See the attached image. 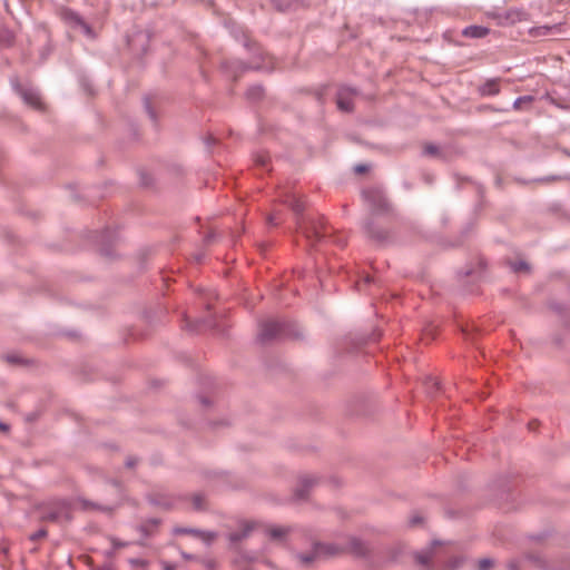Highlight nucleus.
Returning <instances> with one entry per match:
<instances>
[{
	"label": "nucleus",
	"instance_id": "aec40b11",
	"mask_svg": "<svg viewBox=\"0 0 570 570\" xmlns=\"http://www.w3.org/2000/svg\"><path fill=\"white\" fill-rule=\"evenodd\" d=\"M214 537H215V535H214L213 533H208V538H209V540L214 539Z\"/></svg>",
	"mask_w": 570,
	"mask_h": 570
},
{
	"label": "nucleus",
	"instance_id": "0eeeda50",
	"mask_svg": "<svg viewBox=\"0 0 570 570\" xmlns=\"http://www.w3.org/2000/svg\"><path fill=\"white\" fill-rule=\"evenodd\" d=\"M22 98L24 99V101L27 104L31 105L35 108H38L41 105L40 97L36 92L23 91L22 92Z\"/></svg>",
	"mask_w": 570,
	"mask_h": 570
},
{
	"label": "nucleus",
	"instance_id": "2eb2a0df",
	"mask_svg": "<svg viewBox=\"0 0 570 570\" xmlns=\"http://www.w3.org/2000/svg\"><path fill=\"white\" fill-rule=\"evenodd\" d=\"M355 170H356L357 173H365V171L367 170V166H365V165H357V166L355 167Z\"/></svg>",
	"mask_w": 570,
	"mask_h": 570
},
{
	"label": "nucleus",
	"instance_id": "423d86ee",
	"mask_svg": "<svg viewBox=\"0 0 570 570\" xmlns=\"http://www.w3.org/2000/svg\"><path fill=\"white\" fill-rule=\"evenodd\" d=\"M431 559L432 557L430 551H424L415 554V560L423 570H426L429 568Z\"/></svg>",
	"mask_w": 570,
	"mask_h": 570
},
{
	"label": "nucleus",
	"instance_id": "6ab92c4d",
	"mask_svg": "<svg viewBox=\"0 0 570 570\" xmlns=\"http://www.w3.org/2000/svg\"><path fill=\"white\" fill-rule=\"evenodd\" d=\"M238 539H239V537H238V535H236V534H232V535H230V540H232V541H236V540H238Z\"/></svg>",
	"mask_w": 570,
	"mask_h": 570
},
{
	"label": "nucleus",
	"instance_id": "1a4fd4ad",
	"mask_svg": "<svg viewBox=\"0 0 570 570\" xmlns=\"http://www.w3.org/2000/svg\"><path fill=\"white\" fill-rule=\"evenodd\" d=\"M493 566V561L491 559H482L479 561L478 563V569L479 570H490Z\"/></svg>",
	"mask_w": 570,
	"mask_h": 570
},
{
	"label": "nucleus",
	"instance_id": "ddd939ff",
	"mask_svg": "<svg viewBox=\"0 0 570 570\" xmlns=\"http://www.w3.org/2000/svg\"><path fill=\"white\" fill-rule=\"evenodd\" d=\"M194 505H195V508H196V509H202V508H203L200 497H198V495H197V497H195V499H194Z\"/></svg>",
	"mask_w": 570,
	"mask_h": 570
},
{
	"label": "nucleus",
	"instance_id": "20e7f679",
	"mask_svg": "<svg viewBox=\"0 0 570 570\" xmlns=\"http://www.w3.org/2000/svg\"><path fill=\"white\" fill-rule=\"evenodd\" d=\"M462 33L470 38H483L489 33V29L481 26H470L466 27Z\"/></svg>",
	"mask_w": 570,
	"mask_h": 570
},
{
	"label": "nucleus",
	"instance_id": "9b49d317",
	"mask_svg": "<svg viewBox=\"0 0 570 570\" xmlns=\"http://www.w3.org/2000/svg\"><path fill=\"white\" fill-rule=\"evenodd\" d=\"M286 533V529L284 528H273L269 530V534L272 538H281Z\"/></svg>",
	"mask_w": 570,
	"mask_h": 570
},
{
	"label": "nucleus",
	"instance_id": "412c9836",
	"mask_svg": "<svg viewBox=\"0 0 570 570\" xmlns=\"http://www.w3.org/2000/svg\"><path fill=\"white\" fill-rule=\"evenodd\" d=\"M41 535H45L43 531L39 532L36 537H41Z\"/></svg>",
	"mask_w": 570,
	"mask_h": 570
},
{
	"label": "nucleus",
	"instance_id": "f257e3e1",
	"mask_svg": "<svg viewBox=\"0 0 570 570\" xmlns=\"http://www.w3.org/2000/svg\"><path fill=\"white\" fill-rule=\"evenodd\" d=\"M356 92L350 88H342L337 94V107L343 111L353 109V99Z\"/></svg>",
	"mask_w": 570,
	"mask_h": 570
},
{
	"label": "nucleus",
	"instance_id": "4468645a",
	"mask_svg": "<svg viewBox=\"0 0 570 570\" xmlns=\"http://www.w3.org/2000/svg\"><path fill=\"white\" fill-rule=\"evenodd\" d=\"M514 269L515 271H522V269H528V266L525 263H519L514 266Z\"/></svg>",
	"mask_w": 570,
	"mask_h": 570
},
{
	"label": "nucleus",
	"instance_id": "7ed1b4c3",
	"mask_svg": "<svg viewBox=\"0 0 570 570\" xmlns=\"http://www.w3.org/2000/svg\"><path fill=\"white\" fill-rule=\"evenodd\" d=\"M500 92V85L498 79H490L480 88L482 96H494Z\"/></svg>",
	"mask_w": 570,
	"mask_h": 570
},
{
	"label": "nucleus",
	"instance_id": "f03ea898",
	"mask_svg": "<svg viewBox=\"0 0 570 570\" xmlns=\"http://www.w3.org/2000/svg\"><path fill=\"white\" fill-rule=\"evenodd\" d=\"M330 553H331L330 547L322 544V543H315L312 554H301V556H298V559L302 562V564L308 566L314 560H316L318 557L324 556V554H330Z\"/></svg>",
	"mask_w": 570,
	"mask_h": 570
},
{
	"label": "nucleus",
	"instance_id": "f8f14e48",
	"mask_svg": "<svg viewBox=\"0 0 570 570\" xmlns=\"http://www.w3.org/2000/svg\"><path fill=\"white\" fill-rule=\"evenodd\" d=\"M421 522H422V518L417 513L413 514L410 519V524L412 527H415V525L420 524Z\"/></svg>",
	"mask_w": 570,
	"mask_h": 570
},
{
	"label": "nucleus",
	"instance_id": "9d476101",
	"mask_svg": "<svg viewBox=\"0 0 570 570\" xmlns=\"http://www.w3.org/2000/svg\"><path fill=\"white\" fill-rule=\"evenodd\" d=\"M285 202L288 203L296 212H301L303 209V204L294 196L291 199H286Z\"/></svg>",
	"mask_w": 570,
	"mask_h": 570
},
{
	"label": "nucleus",
	"instance_id": "a211bd4d",
	"mask_svg": "<svg viewBox=\"0 0 570 570\" xmlns=\"http://www.w3.org/2000/svg\"><path fill=\"white\" fill-rule=\"evenodd\" d=\"M0 430L2 431H7L8 430V426L3 423H0Z\"/></svg>",
	"mask_w": 570,
	"mask_h": 570
},
{
	"label": "nucleus",
	"instance_id": "dca6fc26",
	"mask_svg": "<svg viewBox=\"0 0 570 570\" xmlns=\"http://www.w3.org/2000/svg\"><path fill=\"white\" fill-rule=\"evenodd\" d=\"M509 569H510V570H517V564H515L514 562H511V563L509 564Z\"/></svg>",
	"mask_w": 570,
	"mask_h": 570
},
{
	"label": "nucleus",
	"instance_id": "39448f33",
	"mask_svg": "<svg viewBox=\"0 0 570 570\" xmlns=\"http://www.w3.org/2000/svg\"><path fill=\"white\" fill-rule=\"evenodd\" d=\"M278 324L274 322L264 324L261 331V337L263 340L274 337L278 332Z\"/></svg>",
	"mask_w": 570,
	"mask_h": 570
},
{
	"label": "nucleus",
	"instance_id": "f3484780",
	"mask_svg": "<svg viewBox=\"0 0 570 570\" xmlns=\"http://www.w3.org/2000/svg\"><path fill=\"white\" fill-rule=\"evenodd\" d=\"M82 28L87 33H90V28L87 24L82 23Z\"/></svg>",
	"mask_w": 570,
	"mask_h": 570
},
{
	"label": "nucleus",
	"instance_id": "6e6552de",
	"mask_svg": "<svg viewBox=\"0 0 570 570\" xmlns=\"http://www.w3.org/2000/svg\"><path fill=\"white\" fill-rule=\"evenodd\" d=\"M533 101V97L531 96H523L515 99L513 102L514 109H521L523 104H531Z\"/></svg>",
	"mask_w": 570,
	"mask_h": 570
}]
</instances>
